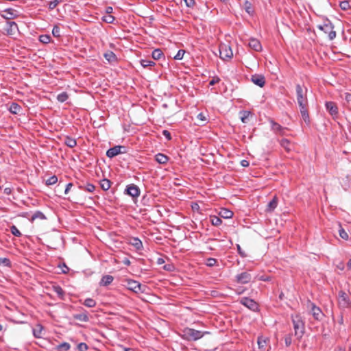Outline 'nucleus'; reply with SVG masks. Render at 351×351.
<instances>
[{
    "instance_id": "obj_1",
    "label": "nucleus",
    "mask_w": 351,
    "mask_h": 351,
    "mask_svg": "<svg viewBox=\"0 0 351 351\" xmlns=\"http://www.w3.org/2000/svg\"><path fill=\"white\" fill-rule=\"evenodd\" d=\"M308 88L304 85L297 84L295 85V94L297 102L300 108L301 117L305 124L310 127L311 119L308 110V101L307 98Z\"/></svg>"
},
{
    "instance_id": "obj_2",
    "label": "nucleus",
    "mask_w": 351,
    "mask_h": 351,
    "mask_svg": "<svg viewBox=\"0 0 351 351\" xmlns=\"http://www.w3.org/2000/svg\"><path fill=\"white\" fill-rule=\"evenodd\" d=\"M291 319L294 329V335L298 340L300 341L305 333V322L300 314H292Z\"/></svg>"
},
{
    "instance_id": "obj_3",
    "label": "nucleus",
    "mask_w": 351,
    "mask_h": 351,
    "mask_svg": "<svg viewBox=\"0 0 351 351\" xmlns=\"http://www.w3.org/2000/svg\"><path fill=\"white\" fill-rule=\"evenodd\" d=\"M324 20L323 23L318 25L317 28L328 34L330 40H332L336 37V32L334 30V25L331 21L326 16H322Z\"/></svg>"
},
{
    "instance_id": "obj_4",
    "label": "nucleus",
    "mask_w": 351,
    "mask_h": 351,
    "mask_svg": "<svg viewBox=\"0 0 351 351\" xmlns=\"http://www.w3.org/2000/svg\"><path fill=\"white\" fill-rule=\"evenodd\" d=\"M210 334L208 331H201L191 328H186L183 330V339L187 341H197L205 335Z\"/></svg>"
},
{
    "instance_id": "obj_5",
    "label": "nucleus",
    "mask_w": 351,
    "mask_h": 351,
    "mask_svg": "<svg viewBox=\"0 0 351 351\" xmlns=\"http://www.w3.org/2000/svg\"><path fill=\"white\" fill-rule=\"evenodd\" d=\"M125 287L135 293H147V291L149 289L147 285L132 279H126L125 280Z\"/></svg>"
},
{
    "instance_id": "obj_6",
    "label": "nucleus",
    "mask_w": 351,
    "mask_h": 351,
    "mask_svg": "<svg viewBox=\"0 0 351 351\" xmlns=\"http://www.w3.org/2000/svg\"><path fill=\"white\" fill-rule=\"evenodd\" d=\"M123 194L130 197L135 202L141 195V189L135 184H129L126 185Z\"/></svg>"
},
{
    "instance_id": "obj_7",
    "label": "nucleus",
    "mask_w": 351,
    "mask_h": 351,
    "mask_svg": "<svg viewBox=\"0 0 351 351\" xmlns=\"http://www.w3.org/2000/svg\"><path fill=\"white\" fill-rule=\"evenodd\" d=\"M239 303L253 312L258 313L260 311L258 304L254 299L249 297L241 298Z\"/></svg>"
},
{
    "instance_id": "obj_8",
    "label": "nucleus",
    "mask_w": 351,
    "mask_h": 351,
    "mask_svg": "<svg viewBox=\"0 0 351 351\" xmlns=\"http://www.w3.org/2000/svg\"><path fill=\"white\" fill-rule=\"evenodd\" d=\"M308 307L311 308V313L316 321H322L325 317L322 309L309 300H308Z\"/></svg>"
},
{
    "instance_id": "obj_9",
    "label": "nucleus",
    "mask_w": 351,
    "mask_h": 351,
    "mask_svg": "<svg viewBox=\"0 0 351 351\" xmlns=\"http://www.w3.org/2000/svg\"><path fill=\"white\" fill-rule=\"evenodd\" d=\"M338 304L341 308L351 307V300L348 294L343 290L338 292Z\"/></svg>"
},
{
    "instance_id": "obj_10",
    "label": "nucleus",
    "mask_w": 351,
    "mask_h": 351,
    "mask_svg": "<svg viewBox=\"0 0 351 351\" xmlns=\"http://www.w3.org/2000/svg\"><path fill=\"white\" fill-rule=\"evenodd\" d=\"M126 152V147L123 145H115L109 148L106 153V155L109 158H112L121 154Z\"/></svg>"
},
{
    "instance_id": "obj_11",
    "label": "nucleus",
    "mask_w": 351,
    "mask_h": 351,
    "mask_svg": "<svg viewBox=\"0 0 351 351\" xmlns=\"http://www.w3.org/2000/svg\"><path fill=\"white\" fill-rule=\"evenodd\" d=\"M219 56L223 60L232 58L233 56V52L231 47L226 45H221L219 47Z\"/></svg>"
},
{
    "instance_id": "obj_12",
    "label": "nucleus",
    "mask_w": 351,
    "mask_h": 351,
    "mask_svg": "<svg viewBox=\"0 0 351 351\" xmlns=\"http://www.w3.org/2000/svg\"><path fill=\"white\" fill-rule=\"evenodd\" d=\"M252 280V275L247 271H243L235 276V281L238 284H247Z\"/></svg>"
},
{
    "instance_id": "obj_13",
    "label": "nucleus",
    "mask_w": 351,
    "mask_h": 351,
    "mask_svg": "<svg viewBox=\"0 0 351 351\" xmlns=\"http://www.w3.org/2000/svg\"><path fill=\"white\" fill-rule=\"evenodd\" d=\"M325 108L326 111L333 117H337L339 114V109L335 102L328 101L325 102Z\"/></svg>"
},
{
    "instance_id": "obj_14",
    "label": "nucleus",
    "mask_w": 351,
    "mask_h": 351,
    "mask_svg": "<svg viewBox=\"0 0 351 351\" xmlns=\"http://www.w3.org/2000/svg\"><path fill=\"white\" fill-rule=\"evenodd\" d=\"M4 30L8 36H14L19 32L18 25L14 21H8Z\"/></svg>"
},
{
    "instance_id": "obj_15",
    "label": "nucleus",
    "mask_w": 351,
    "mask_h": 351,
    "mask_svg": "<svg viewBox=\"0 0 351 351\" xmlns=\"http://www.w3.org/2000/svg\"><path fill=\"white\" fill-rule=\"evenodd\" d=\"M5 14H1V16L6 20L16 19L19 16V12L12 8H5L3 11Z\"/></svg>"
},
{
    "instance_id": "obj_16",
    "label": "nucleus",
    "mask_w": 351,
    "mask_h": 351,
    "mask_svg": "<svg viewBox=\"0 0 351 351\" xmlns=\"http://www.w3.org/2000/svg\"><path fill=\"white\" fill-rule=\"evenodd\" d=\"M251 81L260 88L264 87L265 85V78L262 74H254L251 76Z\"/></svg>"
},
{
    "instance_id": "obj_17",
    "label": "nucleus",
    "mask_w": 351,
    "mask_h": 351,
    "mask_svg": "<svg viewBox=\"0 0 351 351\" xmlns=\"http://www.w3.org/2000/svg\"><path fill=\"white\" fill-rule=\"evenodd\" d=\"M269 122L270 123L271 129L272 131L281 135L285 134V130L287 129V128L282 127L281 125L276 122L273 119H270Z\"/></svg>"
},
{
    "instance_id": "obj_18",
    "label": "nucleus",
    "mask_w": 351,
    "mask_h": 351,
    "mask_svg": "<svg viewBox=\"0 0 351 351\" xmlns=\"http://www.w3.org/2000/svg\"><path fill=\"white\" fill-rule=\"evenodd\" d=\"M247 45L255 51H261L262 50V45L261 42L255 38L251 37L248 40Z\"/></svg>"
},
{
    "instance_id": "obj_19",
    "label": "nucleus",
    "mask_w": 351,
    "mask_h": 351,
    "mask_svg": "<svg viewBox=\"0 0 351 351\" xmlns=\"http://www.w3.org/2000/svg\"><path fill=\"white\" fill-rule=\"evenodd\" d=\"M73 318L76 320H79L83 322H89L88 313L86 310H83V312L80 313H75L73 315Z\"/></svg>"
},
{
    "instance_id": "obj_20",
    "label": "nucleus",
    "mask_w": 351,
    "mask_h": 351,
    "mask_svg": "<svg viewBox=\"0 0 351 351\" xmlns=\"http://www.w3.org/2000/svg\"><path fill=\"white\" fill-rule=\"evenodd\" d=\"M8 110L12 114H19L22 111L23 108L17 103L12 102Z\"/></svg>"
},
{
    "instance_id": "obj_21",
    "label": "nucleus",
    "mask_w": 351,
    "mask_h": 351,
    "mask_svg": "<svg viewBox=\"0 0 351 351\" xmlns=\"http://www.w3.org/2000/svg\"><path fill=\"white\" fill-rule=\"evenodd\" d=\"M278 199L276 195H275L267 204L266 211L267 212H272L274 211L278 206Z\"/></svg>"
},
{
    "instance_id": "obj_22",
    "label": "nucleus",
    "mask_w": 351,
    "mask_h": 351,
    "mask_svg": "<svg viewBox=\"0 0 351 351\" xmlns=\"http://www.w3.org/2000/svg\"><path fill=\"white\" fill-rule=\"evenodd\" d=\"M114 280V277L111 275H104L102 276L99 285L102 287H107L110 285Z\"/></svg>"
},
{
    "instance_id": "obj_23",
    "label": "nucleus",
    "mask_w": 351,
    "mask_h": 351,
    "mask_svg": "<svg viewBox=\"0 0 351 351\" xmlns=\"http://www.w3.org/2000/svg\"><path fill=\"white\" fill-rule=\"evenodd\" d=\"M233 215V212L226 208H221L219 212V215L223 219H231Z\"/></svg>"
},
{
    "instance_id": "obj_24",
    "label": "nucleus",
    "mask_w": 351,
    "mask_h": 351,
    "mask_svg": "<svg viewBox=\"0 0 351 351\" xmlns=\"http://www.w3.org/2000/svg\"><path fill=\"white\" fill-rule=\"evenodd\" d=\"M130 244L134 246L137 250H140L143 247L141 240L138 237H132L130 241Z\"/></svg>"
},
{
    "instance_id": "obj_25",
    "label": "nucleus",
    "mask_w": 351,
    "mask_h": 351,
    "mask_svg": "<svg viewBox=\"0 0 351 351\" xmlns=\"http://www.w3.org/2000/svg\"><path fill=\"white\" fill-rule=\"evenodd\" d=\"M169 159V158L162 153H158L155 155V160L160 165L166 164Z\"/></svg>"
},
{
    "instance_id": "obj_26",
    "label": "nucleus",
    "mask_w": 351,
    "mask_h": 351,
    "mask_svg": "<svg viewBox=\"0 0 351 351\" xmlns=\"http://www.w3.org/2000/svg\"><path fill=\"white\" fill-rule=\"evenodd\" d=\"M36 219L45 220L47 219V217L43 212H41L40 210H36L32 214L29 220L31 221H34Z\"/></svg>"
},
{
    "instance_id": "obj_27",
    "label": "nucleus",
    "mask_w": 351,
    "mask_h": 351,
    "mask_svg": "<svg viewBox=\"0 0 351 351\" xmlns=\"http://www.w3.org/2000/svg\"><path fill=\"white\" fill-rule=\"evenodd\" d=\"M43 326L40 324H38L36 326V328H33V335L35 338H41L42 337V330H43Z\"/></svg>"
},
{
    "instance_id": "obj_28",
    "label": "nucleus",
    "mask_w": 351,
    "mask_h": 351,
    "mask_svg": "<svg viewBox=\"0 0 351 351\" xmlns=\"http://www.w3.org/2000/svg\"><path fill=\"white\" fill-rule=\"evenodd\" d=\"M152 57L153 59L158 60H160L162 57L165 58V56L162 50L159 48H157L152 51Z\"/></svg>"
},
{
    "instance_id": "obj_29",
    "label": "nucleus",
    "mask_w": 351,
    "mask_h": 351,
    "mask_svg": "<svg viewBox=\"0 0 351 351\" xmlns=\"http://www.w3.org/2000/svg\"><path fill=\"white\" fill-rule=\"evenodd\" d=\"M251 114L250 110H241L239 112V117L242 123H245L247 122L249 116Z\"/></svg>"
},
{
    "instance_id": "obj_30",
    "label": "nucleus",
    "mask_w": 351,
    "mask_h": 351,
    "mask_svg": "<svg viewBox=\"0 0 351 351\" xmlns=\"http://www.w3.org/2000/svg\"><path fill=\"white\" fill-rule=\"evenodd\" d=\"M64 144L67 147H69L70 148H73L77 145V141L75 138H73L69 136H66L65 137Z\"/></svg>"
},
{
    "instance_id": "obj_31",
    "label": "nucleus",
    "mask_w": 351,
    "mask_h": 351,
    "mask_svg": "<svg viewBox=\"0 0 351 351\" xmlns=\"http://www.w3.org/2000/svg\"><path fill=\"white\" fill-rule=\"evenodd\" d=\"M208 114L207 112H199L197 115V119L202 123V125H204V124L208 123Z\"/></svg>"
},
{
    "instance_id": "obj_32",
    "label": "nucleus",
    "mask_w": 351,
    "mask_h": 351,
    "mask_svg": "<svg viewBox=\"0 0 351 351\" xmlns=\"http://www.w3.org/2000/svg\"><path fill=\"white\" fill-rule=\"evenodd\" d=\"M100 187L104 190V191H108L110 186H111V182L110 180L107 179V178H103L101 181H100Z\"/></svg>"
},
{
    "instance_id": "obj_33",
    "label": "nucleus",
    "mask_w": 351,
    "mask_h": 351,
    "mask_svg": "<svg viewBox=\"0 0 351 351\" xmlns=\"http://www.w3.org/2000/svg\"><path fill=\"white\" fill-rule=\"evenodd\" d=\"M243 6H244L245 11L249 15L252 16L254 14V10L252 8V3L249 1H247V0L245 1Z\"/></svg>"
},
{
    "instance_id": "obj_34",
    "label": "nucleus",
    "mask_w": 351,
    "mask_h": 351,
    "mask_svg": "<svg viewBox=\"0 0 351 351\" xmlns=\"http://www.w3.org/2000/svg\"><path fill=\"white\" fill-rule=\"evenodd\" d=\"M210 223L214 226H218L222 223V220L221 217H217L216 215H210Z\"/></svg>"
},
{
    "instance_id": "obj_35",
    "label": "nucleus",
    "mask_w": 351,
    "mask_h": 351,
    "mask_svg": "<svg viewBox=\"0 0 351 351\" xmlns=\"http://www.w3.org/2000/svg\"><path fill=\"white\" fill-rule=\"evenodd\" d=\"M104 58L108 62H112L117 60V58L114 53L111 51L105 53Z\"/></svg>"
},
{
    "instance_id": "obj_36",
    "label": "nucleus",
    "mask_w": 351,
    "mask_h": 351,
    "mask_svg": "<svg viewBox=\"0 0 351 351\" xmlns=\"http://www.w3.org/2000/svg\"><path fill=\"white\" fill-rule=\"evenodd\" d=\"M53 289L60 299H64L65 292L60 285L53 286Z\"/></svg>"
},
{
    "instance_id": "obj_37",
    "label": "nucleus",
    "mask_w": 351,
    "mask_h": 351,
    "mask_svg": "<svg viewBox=\"0 0 351 351\" xmlns=\"http://www.w3.org/2000/svg\"><path fill=\"white\" fill-rule=\"evenodd\" d=\"M71 348V345L66 341L62 342L57 346L56 349L58 351H68Z\"/></svg>"
},
{
    "instance_id": "obj_38",
    "label": "nucleus",
    "mask_w": 351,
    "mask_h": 351,
    "mask_svg": "<svg viewBox=\"0 0 351 351\" xmlns=\"http://www.w3.org/2000/svg\"><path fill=\"white\" fill-rule=\"evenodd\" d=\"M69 99V94L66 92H62L56 97V99L60 103H64Z\"/></svg>"
},
{
    "instance_id": "obj_39",
    "label": "nucleus",
    "mask_w": 351,
    "mask_h": 351,
    "mask_svg": "<svg viewBox=\"0 0 351 351\" xmlns=\"http://www.w3.org/2000/svg\"><path fill=\"white\" fill-rule=\"evenodd\" d=\"M96 301L90 298H86L84 301L83 302V304L88 308H93L96 306Z\"/></svg>"
},
{
    "instance_id": "obj_40",
    "label": "nucleus",
    "mask_w": 351,
    "mask_h": 351,
    "mask_svg": "<svg viewBox=\"0 0 351 351\" xmlns=\"http://www.w3.org/2000/svg\"><path fill=\"white\" fill-rule=\"evenodd\" d=\"M79 189H84L88 192H93L95 189V186L93 184L91 183H87L85 186L79 185L78 186Z\"/></svg>"
},
{
    "instance_id": "obj_41",
    "label": "nucleus",
    "mask_w": 351,
    "mask_h": 351,
    "mask_svg": "<svg viewBox=\"0 0 351 351\" xmlns=\"http://www.w3.org/2000/svg\"><path fill=\"white\" fill-rule=\"evenodd\" d=\"M140 62H141V65L143 68L153 66L156 64V63L154 61L148 60V59H142V60H141Z\"/></svg>"
},
{
    "instance_id": "obj_42",
    "label": "nucleus",
    "mask_w": 351,
    "mask_h": 351,
    "mask_svg": "<svg viewBox=\"0 0 351 351\" xmlns=\"http://www.w3.org/2000/svg\"><path fill=\"white\" fill-rule=\"evenodd\" d=\"M38 40L43 44H48L51 41V36L49 34H41L38 37Z\"/></svg>"
},
{
    "instance_id": "obj_43",
    "label": "nucleus",
    "mask_w": 351,
    "mask_h": 351,
    "mask_svg": "<svg viewBox=\"0 0 351 351\" xmlns=\"http://www.w3.org/2000/svg\"><path fill=\"white\" fill-rule=\"evenodd\" d=\"M339 227H340V228H339V237H340L341 239H344V240H346V241L348 240V239H349L348 234V233L346 232V230L342 228V226H341V223H339Z\"/></svg>"
},
{
    "instance_id": "obj_44",
    "label": "nucleus",
    "mask_w": 351,
    "mask_h": 351,
    "mask_svg": "<svg viewBox=\"0 0 351 351\" xmlns=\"http://www.w3.org/2000/svg\"><path fill=\"white\" fill-rule=\"evenodd\" d=\"M101 20L106 23L112 24V23H113L114 21L115 20V18H114V16H113L111 14H107V15L103 16L101 18Z\"/></svg>"
},
{
    "instance_id": "obj_45",
    "label": "nucleus",
    "mask_w": 351,
    "mask_h": 351,
    "mask_svg": "<svg viewBox=\"0 0 351 351\" xmlns=\"http://www.w3.org/2000/svg\"><path fill=\"white\" fill-rule=\"evenodd\" d=\"M58 182V177L56 175L50 176L45 182L46 185H53Z\"/></svg>"
},
{
    "instance_id": "obj_46",
    "label": "nucleus",
    "mask_w": 351,
    "mask_h": 351,
    "mask_svg": "<svg viewBox=\"0 0 351 351\" xmlns=\"http://www.w3.org/2000/svg\"><path fill=\"white\" fill-rule=\"evenodd\" d=\"M290 141L287 138H282L280 141V145L281 147H282L283 148H285L287 151H289L291 149L289 147V145H290Z\"/></svg>"
},
{
    "instance_id": "obj_47",
    "label": "nucleus",
    "mask_w": 351,
    "mask_h": 351,
    "mask_svg": "<svg viewBox=\"0 0 351 351\" xmlns=\"http://www.w3.org/2000/svg\"><path fill=\"white\" fill-rule=\"evenodd\" d=\"M10 232L14 236L17 237H20L22 235L21 232L15 225H12L10 226Z\"/></svg>"
},
{
    "instance_id": "obj_48",
    "label": "nucleus",
    "mask_w": 351,
    "mask_h": 351,
    "mask_svg": "<svg viewBox=\"0 0 351 351\" xmlns=\"http://www.w3.org/2000/svg\"><path fill=\"white\" fill-rule=\"evenodd\" d=\"M3 265V266L11 267H12V263L10 260L8 258H2L0 257V265Z\"/></svg>"
},
{
    "instance_id": "obj_49",
    "label": "nucleus",
    "mask_w": 351,
    "mask_h": 351,
    "mask_svg": "<svg viewBox=\"0 0 351 351\" xmlns=\"http://www.w3.org/2000/svg\"><path fill=\"white\" fill-rule=\"evenodd\" d=\"M62 2V0H53L51 1L48 4V9L49 10H53L60 3Z\"/></svg>"
},
{
    "instance_id": "obj_50",
    "label": "nucleus",
    "mask_w": 351,
    "mask_h": 351,
    "mask_svg": "<svg viewBox=\"0 0 351 351\" xmlns=\"http://www.w3.org/2000/svg\"><path fill=\"white\" fill-rule=\"evenodd\" d=\"M217 261L216 258L210 257L206 259V265L207 267H212L215 266L217 264Z\"/></svg>"
},
{
    "instance_id": "obj_51",
    "label": "nucleus",
    "mask_w": 351,
    "mask_h": 351,
    "mask_svg": "<svg viewBox=\"0 0 351 351\" xmlns=\"http://www.w3.org/2000/svg\"><path fill=\"white\" fill-rule=\"evenodd\" d=\"M58 267L61 269V274H67L70 270V268L66 265L65 263H60L58 265Z\"/></svg>"
},
{
    "instance_id": "obj_52",
    "label": "nucleus",
    "mask_w": 351,
    "mask_h": 351,
    "mask_svg": "<svg viewBox=\"0 0 351 351\" xmlns=\"http://www.w3.org/2000/svg\"><path fill=\"white\" fill-rule=\"evenodd\" d=\"M52 35L56 38L60 37V28L57 25H54L52 29Z\"/></svg>"
},
{
    "instance_id": "obj_53",
    "label": "nucleus",
    "mask_w": 351,
    "mask_h": 351,
    "mask_svg": "<svg viewBox=\"0 0 351 351\" xmlns=\"http://www.w3.org/2000/svg\"><path fill=\"white\" fill-rule=\"evenodd\" d=\"M77 349L78 351H87L88 346L86 343L81 342L77 344Z\"/></svg>"
},
{
    "instance_id": "obj_54",
    "label": "nucleus",
    "mask_w": 351,
    "mask_h": 351,
    "mask_svg": "<svg viewBox=\"0 0 351 351\" xmlns=\"http://www.w3.org/2000/svg\"><path fill=\"white\" fill-rule=\"evenodd\" d=\"M339 7L342 10H347L350 8V5L348 1H343L339 3Z\"/></svg>"
},
{
    "instance_id": "obj_55",
    "label": "nucleus",
    "mask_w": 351,
    "mask_h": 351,
    "mask_svg": "<svg viewBox=\"0 0 351 351\" xmlns=\"http://www.w3.org/2000/svg\"><path fill=\"white\" fill-rule=\"evenodd\" d=\"M185 53V51L183 49H179L177 53L174 56L173 58L177 60H180L183 58Z\"/></svg>"
},
{
    "instance_id": "obj_56",
    "label": "nucleus",
    "mask_w": 351,
    "mask_h": 351,
    "mask_svg": "<svg viewBox=\"0 0 351 351\" xmlns=\"http://www.w3.org/2000/svg\"><path fill=\"white\" fill-rule=\"evenodd\" d=\"M237 253L241 258L247 257L246 253L241 249V245L239 244L236 245Z\"/></svg>"
},
{
    "instance_id": "obj_57",
    "label": "nucleus",
    "mask_w": 351,
    "mask_h": 351,
    "mask_svg": "<svg viewBox=\"0 0 351 351\" xmlns=\"http://www.w3.org/2000/svg\"><path fill=\"white\" fill-rule=\"evenodd\" d=\"M221 79L219 76L215 75L212 77V80L209 81L208 85L209 86H214L217 83H219L220 82Z\"/></svg>"
},
{
    "instance_id": "obj_58",
    "label": "nucleus",
    "mask_w": 351,
    "mask_h": 351,
    "mask_svg": "<svg viewBox=\"0 0 351 351\" xmlns=\"http://www.w3.org/2000/svg\"><path fill=\"white\" fill-rule=\"evenodd\" d=\"M285 343L287 347H289L291 345L292 343V337H291V335L289 334V335H287L285 337Z\"/></svg>"
},
{
    "instance_id": "obj_59",
    "label": "nucleus",
    "mask_w": 351,
    "mask_h": 351,
    "mask_svg": "<svg viewBox=\"0 0 351 351\" xmlns=\"http://www.w3.org/2000/svg\"><path fill=\"white\" fill-rule=\"evenodd\" d=\"M176 269L175 265L172 263L166 264L163 266V269L167 271H173Z\"/></svg>"
},
{
    "instance_id": "obj_60",
    "label": "nucleus",
    "mask_w": 351,
    "mask_h": 351,
    "mask_svg": "<svg viewBox=\"0 0 351 351\" xmlns=\"http://www.w3.org/2000/svg\"><path fill=\"white\" fill-rule=\"evenodd\" d=\"M162 135L165 136L167 141H171L172 137L171 132L167 130H163L162 132Z\"/></svg>"
},
{
    "instance_id": "obj_61",
    "label": "nucleus",
    "mask_w": 351,
    "mask_h": 351,
    "mask_svg": "<svg viewBox=\"0 0 351 351\" xmlns=\"http://www.w3.org/2000/svg\"><path fill=\"white\" fill-rule=\"evenodd\" d=\"M184 1L186 6L190 8H193L195 3V0H184Z\"/></svg>"
},
{
    "instance_id": "obj_62",
    "label": "nucleus",
    "mask_w": 351,
    "mask_h": 351,
    "mask_svg": "<svg viewBox=\"0 0 351 351\" xmlns=\"http://www.w3.org/2000/svg\"><path fill=\"white\" fill-rule=\"evenodd\" d=\"M265 340H262L261 337L258 338V346L259 348H263L265 346Z\"/></svg>"
},
{
    "instance_id": "obj_63",
    "label": "nucleus",
    "mask_w": 351,
    "mask_h": 351,
    "mask_svg": "<svg viewBox=\"0 0 351 351\" xmlns=\"http://www.w3.org/2000/svg\"><path fill=\"white\" fill-rule=\"evenodd\" d=\"M72 186H73V184L71 182L66 184V185L65 186V189H64V194H67L69 192Z\"/></svg>"
},
{
    "instance_id": "obj_64",
    "label": "nucleus",
    "mask_w": 351,
    "mask_h": 351,
    "mask_svg": "<svg viewBox=\"0 0 351 351\" xmlns=\"http://www.w3.org/2000/svg\"><path fill=\"white\" fill-rule=\"evenodd\" d=\"M344 99L348 102H351V93H346Z\"/></svg>"
}]
</instances>
